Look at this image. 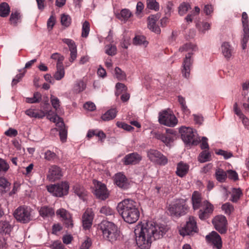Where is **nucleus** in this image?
Returning a JSON list of instances; mask_svg holds the SVG:
<instances>
[{
    "mask_svg": "<svg viewBox=\"0 0 249 249\" xmlns=\"http://www.w3.org/2000/svg\"><path fill=\"white\" fill-rule=\"evenodd\" d=\"M189 209L186 200L179 199L169 206V211L171 215L180 216L187 213Z\"/></svg>",
    "mask_w": 249,
    "mask_h": 249,
    "instance_id": "6",
    "label": "nucleus"
},
{
    "mask_svg": "<svg viewBox=\"0 0 249 249\" xmlns=\"http://www.w3.org/2000/svg\"><path fill=\"white\" fill-rule=\"evenodd\" d=\"M100 213L107 216H114L115 214L114 211L109 206H103L100 210Z\"/></svg>",
    "mask_w": 249,
    "mask_h": 249,
    "instance_id": "42",
    "label": "nucleus"
},
{
    "mask_svg": "<svg viewBox=\"0 0 249 249\" xmlns=\"http://www.w3.org/2000/svg\"><path fill=\"white\" fill-rule=\"evenodd\" d=\"M214 210L213 206L207 200L203 201V206L198 212L199 218L202 220L208 219L212 214Z\"/></svg>",
    "mask_w": 249,
    "mask_h": 249,
    "instance_id": "14",
    "label": "nucleus"
},
{
    "mask_svg": "<svg viewBox=\"0 0 249 249\" xmlns=\"http://www.w3.org/2000/svg\"><path fill=\"white\" fill-rule=\"evenodd\" d=\"M41 100V94L39 92H36L34 94L33 97L26 98V102L28 103L33 104L39 103Z\"/></svg>",
    "mask_w": 249,
    "mask_h": 249,
    "instance_id": "41",
    "label": "nucleus"
},
{
    "mask_svg": "<svg viewBox=\"0 0 249 249\" xmlns=\"http://www.w3.org/2000/svg\"><path fill=\"white\" fill-rule=\"evenodd\" d=\"M175 135V131L173 129H167L165 134H162L159 132L155 133V137L167 145L174 140Z\"/></svg>",
    "mask_w": 249,
    "mask_h": 249,
    "instance_id": "17",
    "label": "nucleus"
},
{
    "mask_svg": "<svg viewBox=\"0 0 249 249\" xmlns=\"http://www.w3.org/2000/svg\"><path fill=\"white\" fill-rule=\"evenodd\" d=\"M221 49L222 53L225 58L229 59L231 57L233 49L229 42H223L221 45Z\"/></svg>",
    "mask_w": 249,
    "mask_h": 249,
    "instance_id": "27",
    "label": "nucleus"
},
{
    "mask_svg": "<svg viewBox=\"0 0 249 249\" xmlns=\"http://www.w3.org/2000/svg\"><path fill=\"white\" fill-rule=\"evenodd\" d=\"M228 174V178L232 180H233L234 181H236L238 180V174L233 170H228L227 171Z\"/></svg>",
    "mask_w": 249,
    "mask_h": 249,
    "instance_id": "59",
    "label": "nucleus"
},
{
    "mask_svg": "<svg viewBox=\"0 0 249 249\" xmlns=\"http://www.w3.org/2000/svg\"><path fill=\"white\" fill-rule=\"evenodd\" d=\"M89 32V23L87 21H85L82 26V36L87 37Z\"/></svg>",
    "mask_w": 249,
    "mask_h": 249,
    "instance_id": "52",
    "label": "nucleus"
},
{
    "mask_svg": "<svg viewBox=\"0 0 249 249\" xmlns=\"http://www.w3.org/2000/svg\"><path fill=\"white\" fill-rule=\"evenodd\" d=\"M116 47L112 44H109L106 46V53L109 55H114L116 53Z\"/></svg>",
    "mask_w": 249,
    "mask_h": 249,
    "instance_id": "55",
    "label": "nucleus"
},
{
    "mask_svg": "<svg viewBox=\"0 0 249 249\" xmlns=\"http://www.w3.org/2000/svg\"><path fill=\"white\" fill-rule=\"evenodd\" d=\"M249 35L248 34H243L242 39H241V45L242 48L243 50L245 49L247 47V43L249 41Z\"/></svg>",
    "mask_w": 249,
    "mask_h": 249,
    "instance_id": "60",
    "label": "nucleus"
},
{
    "mask_svg": "<svg viewBox=\"0 0 249 249\" xmlns=\"http://www.w3.org/2000/svg\"><path fill=\"white\" fill-rule=\"evenodd\" d=\"M159 121L160 124L169 127H174L178 123V119L174 114L167 110L160 113Z\"/></svg>",
    "mask_w": 249,
    "mask_h": 249,
    "instance_id": "9",
    "label": "nucleus"
},
{
    "mask_svg": "<svg viewBox=\"0 0 249 249\" xmlns=\"http://www.w3.org/2000/svg\"><path fill=\"white\" fill-rule=\"evenodd\" d=\"M188 170L189 165L182 161H180L177 165L176 174L178 176L183 177L187 174Z\"/></svg>",
    "mask_w": 249,
    "mask_h": 249,
    "instance_id": "29",
    "label": "nucleus"
},
{
    "mask_svg": "<svg viewBox=\"0 0 249 249\" xmlns=\"http://www.w3.org/2000/svg\"><path fill=\"white\" fill-rule=\"evenodd\" d=\"M93 183L94 185V194L96 196L102 200L106 199L109 196L106 186L95 179L93 180Z\"/></svg>",
    "mask_w": 249,
    "mask_h": 249,
    "instance_id": "13",
    "label": "nucleus"
},
{
    "mask_svg": "<svg viewBox=\"0 0 249 249\" xmlns=\"http://www.w3.org/2000/svg\"><path fill=\"white\" fill-rule=\"evenodd\" d=\"M242 195V193L240 189H234L233 191L231 200L233 202H236Z\"/></svg>",
    "mask_w": 249,
    "mask_h": 249,
    "instance_id": "51",
    "label": "nucleus"
},
{
    "mask_svg": "<svg viewBox=\"0 0 249 249\" xmlns=\"http://www.w3.org/2000/svg\"><path fill=\"white\" fill-rule=\"evenodd\" d=\"M60 119H57L56 121V126L58 127V130L59 131V136L61 141L62 142H64L66 141L67 138V128L62 120V119L59 117Z\"/></svg>",
    "mask_w": 249,
    "mask_h": 249,
    "instance_id": "22",
    "label": "nucleus"
},
{
    "mask_svg": "<svg viewBox=\"0 0 249 249\" xmlns=\"http://www.w3.org/2000/svg\"><path fill=\"white\" fill-rule=\"evenodd\" d=\"M11 183L4 178H0V191L3 193L10 190Z\"/></svg>",
    "mask_w": 249,
    "mask_h": 249,
    "instance_id": "36",
    "label": "nucleus"
},
{
    "mask_svg": "<svg viewBox=\"0 0 249 249\" xmlns=\"http://www.w3.org/2000/svg\"><path fill=\"white\" fill-rule=\"evenodd\" d=\"M12 229V226L8 221L1 220L0 222V233L9 234Z\"/></svg>",
    "mask_w": 249,
    "mask_h": 249,
    "instance_id": "32",
    "label": "nucleus"
},
{
    "mask_svg": "<svg viewBox=\"0 0 249 249\" xmlns=\"http://www.w3.org/2000/svg\"><path fill=\"white\" fill-rule=\"evenodd\" d=\"M117 210L124 221L128 223H134L139 218L140 212L136 202L132 199H125L119 202Z\"/></svg>",
    "mask_w": 249,
    "mask_h": 249,
    "instance_id": "2",
    "label": "nucleus"
},
{
    "mask_svg": "<svg viewBox=\"0 0 249 249\" xmlns=\"http://www.w3.org/2000/svg\"><path fill=\"white\" fill-rule=\"evenodd\" d=\"M44 159L47 161H53L58 158L56 154L50 150H47L44 153Z\"/></svg>",
    "mask_w": 249,
    "mask_h": 249,
    "instance_id": "43",
    "label": "nucleus"
},
{
    "mask_svg": "<svg viewBox=\"0 0 249 249\" xmlns=\"http://www.w3.org/2000/svg\"><path fill=\"white\" fill-rule=\"evenodd\" d=\"M142 156L137 152H133L125 156L122 161L125 165L138 164L142 160Z\"/></svg>",
    "mask_w": 249,
    "mask_h": 249,
    "instance_id": "19",
    "label": "nucleus"
},
{
    "mask_svg": "<svg viewBox=\"0 0 249 249\" xmlns=\"http://www.w3.org/2000/svg\"><path fill=\"white\" fill-rule=\"evenodd\" d=\"M56 215L59 216L64 220L65 219H68L71 218L70 213L65 209L63 208L59 209L56 212Z\"/></svg>",
    "mask_w": 249,
    "mask_h": 249,
    "instance_id": "44",
    "label": "nucleus"
},
{
    "mask_svg": "<svg viewBox=\"0 0 249 249\" xmlns=\"http://www.w3.org/2000/svg\"><path fill=\"white\" fill-rule=\"evenodd\" d=\"M117 111L115 108L110 109L107 111L102 116V119L105 121L113 119L116 116Z\"/></svg>",
    "mask_w": 249,
    "mask_h": 249,
    "instance_id": "33",
    "label": "nucleus"
},
{
    "mask_svg": "<svg viewBox=\"0 0 249 249\" xmlns=\"http://www.w3.org/2000/svg\"><path fill=\"white\" fill-rule=\"evenodd\" d=\"M215 229L220 233H225L227 231V220L224 215H217L213 220Z\"/></svg>",
    "mask_w": 249,
    "mask_h": 249,
    "instance_id": "15",
    "label": "nucleus"
},
{
    "mask_svg": "<svg viewBox=\"0 0 249 249\" xmlns=\"http://www.w3.org/2000/svg\"><path fill=\"white\" fill-rule=\"evenodd\" d=\"M178 14L180 16H183L191 9V6L189 4L186 2H182L178 7Z\"/></svg>",
    "mask_w": 249,
    "mask_h": 249,
    "instance_id": "46",
    "label": "nucleus"
},
{
    "mask_svg": "<svg viewBox=\"0 0 249 249\" xmlns=\"http://www.w3.org/2000/svg\"><path fill=\"white\" fill-rule=\"evenodd\" d=\"M65 75V70L63 64L57 65L56 71L55 72L53 76L57 80H60L64 77Z\"/></svg>",
    "mask_w": 249,
    "mask_h": 249,
    "instance_id": "37",
    "label": "nucleus"
},
{
    "mask_svg": "<svg viewBox=\"0 0 249 249\" xmlns=\"http://www.w3.org/2000/svg\"><path fill=\"white\" fill-rule=\"evenodd\" d=\"M206 240L212 243L217 249H221L222 241L220 235L215 231H212L211 234L206 237Z\"/></svg>",
    "mask_w": 249,
    "mask_h": 249,
    "instance_id": "21",
    "label": "nucleus"
},
{
    "mask_svg": "<svg viewBox=\"0 0 249 249\" xmlns=\"http://www.w3.org/2000/svg\"><path fill=\"white\" fill-rule=\"evenodd\" d=\"M44 106L43 110L36 111L35 109L30 108L25 111V114L35 118H42L45 116L47 118L53 122H55L57 119H60L59 116L53 111L49 110L48 107L49 104L47 103H44Z\"/></svg>",
    "mask_w": 249,
    "mask_h": 249,
    "instance_id": "5",
    "label": "nucleus"
},
{
    "mask_svg": "<svg viewBox=\"0 0 249 249\" xmlns=\"http://www.w3.org/2000/svg\"><path fill=\"white\" fill-rule=\"evenodd\" d=\"M53 249H67L63 244L59 241H55L52 245Z\"/></svg>",
    "mask_w": 249,
    "mask_h": 249,
    "instance_id": "64",
    "label": "nucleus"
},
{
    "mask_svg": "<svg viewBox=\"0 0 249 249\" xmlns=\"http://www.w3.org/2000/svg\"><path fill=\"white\" fill-rule=\"evenodd\" d=\"M10 8L9 5L6 2L0 4V16L1 17H7L10 13Z\"/></svg>",
    "mask_w": 249,
    "mask_h": 249,
    "instance_id": "39",
    "label": "nucleus"
},
{
    "mask_svg": "<svg viewBox=\"0 0 249 249\" xmlns=\"http://www.w3.org/2000/svg\"><path fill=\"white\" fill-rule=\"evenodd\" d=\"M114 181L115 183L121 188L125 189L128 187V180L125 176L121 173L115 175Z\"/></svg>",
    "mask_w": 249,
    "mask_h": 249,
    "instance_id": "23",
    "label": "nucleus"
},
{
    "mask_svg": "<svg viewBox=\"0 0 249 249\" xmlns=\"http://www.w3.org/2000/svg\"><path fill=\"white\" fill-rule=\"evenodd\" d=\"M133 43L136 45H143L146 46L148 42L146 40L145 37L143 36L137 35L133 38Z\"/></svg>",
    "mask_w": 249,
    "mask_h": 249,
    "instance_id": "40",
    "label": "nucleus"
},
{
    "mask_svg": "<svg viewBox=\"0 0 249 249\" xmlns=\"http://www.w3.org/2000/svg\"><path fill=\"white\" fill-rule=\"evenodd\" d=\"M74 193L77 195L79 198L83 200H85V197L87 195V191L84 188L79 184H76L73 187Z\"/></svg>",
    "mask_w": 249,
    "mask_h": 249,
    "instance_id": "31",
    "label": "nucleus"
},
{
    "mask_svg": "<svg viewBox=\"0 0 249 249\" xmlns=\"http://www.w3.org/2000/svg\"><path fill=\"white\" fill-rule=\"evenodd\" d=\"M114 71L115 76L118 80L121 81L125 79L126 74L120 68L116 67Z\"/></svg>",
    "mask_w": 249,
    "mask_h": 249,
    "instance_id": "47",
    "label": "nucleus"
},
{
    "mask_svg": "<svg viewBox=\"0 0 249 249\" xmlns=\"http://www.w3.org/2000/svg\"><path fill=\"white\" fill-rule=\"evenodd\" d=\"M62 176L60 168L56 165H52L49 170L47 178L51 181H54Z\"/></svg>",
    "mask_w": 249,
    "mask_h": 249,
    "instance_id": "20",
    "label": "nucleus"
},
{
    "mask_svg": "<svg viewBox=\"0 0 249 249\" xmlns=\"http://www.w3.org/2000/svg\"><path fill=\"white\" fill-rule=\"evenodd\" d=\"M51 102L53 107L56 111L60 106V101L58 98L52 95L51 97Z\"/></svg>",
    "mask_w": 249,
    "mask_h": 249,
    "instance_id": "57",
    "label": "nucleus"
},
{
    "mask_svg": "<svg viewBox=\"0 0 249 249\" xmlns=\"http://www.w3.org/2000/svg\"><path fill=\"white\" fill-rule=\"evenodd\" d=\"M69 189V184L66 182H62L47 187L48 192L53 193L54 196L59 197L66 195L68 193Z\"/></svg>",
    "mask_w": 249,
    "mask_h": 249,
    "instance_id": "10",
    "label": "nucleus"
},
{
    "mask_svg": "<svg viewBox=\"0 0 249 249\" xmlns=\"http://www.w3.org/2000/svg\"><path fill=\"white\" fill-rule=\"evenodd\" d=\"M167 231L164 225L152 221L141 222L135 230L137 245L141 249H149L152 241L161 238Z\"/></svg>",
    "mask_w": 249,
    "mask_h": 249,
    "instance_id": "1",
    "label": "nucleus"
},
{
    "mask_svg": "<svg viewBox=\"0 0 249 249\" xmlns=\"http://www.w3.org/2000/svg\"><path fill=\"white\" fill-rule=\"evenodd\" d=\"M94 213L90 209H87L82 216V226L85 230H89L92 224Z\"/></svg>",
    "mask_w": 249,
    "mask_h": 249,
    "instance_id": "18",
    "label": "nucleus"
},
{
    "mask_svg": "<svg viewBox=\"0 0 249 249\" xmlns=\"http://www.w3.org/2000/svg\"><path fill=\"white\" fill-rule=\"evenodd\" d=\"M4 134L7 136L12 137H16L18 135V132L16 129L10 128L4 132Z\"/></svg>",
    "mask_w": 249,
    "mask_h": 249,
    "instance_id": "62",
    "label": "nucleus"
},
{
    "mask_svg": "<svg viewBox=\"0 0 249 249\" xmlns=\"http://www.w3.org/2000/svg\"><path fill=\"white\" fill-rule=\"evenodd\" d=\"M216 180L220 182H224L227 178V174L223 169H218L215 173Z\"/></svg>",
    "mask_w": 249,
    "mask_h": 249,
    "instance_id": "35",
    "label": "nucleus"
},
{
    "mask_svg": "<svg viewBox=\"0 0 249 249\" xmlns=\"http://www.w3.org/2000/svg\"><path fill=\"white\" fill-rule=\"evenodd\" d=\"M131 16L132 13L129 10L124 9L121 11L120 13L116 17L119 19L126 22Z\"/></svg>",
    "mask_w": 249,
    "mask_h": 249,
    "instance_id": "34",
    "label": "nucleus"
},
{
    "mask_svg": "<svg viewBox=\"0 0 249 249\" xmlns=\"http://www.w3.org/2000/svg\"><path fill=\"white\" fill-rule=\"evenodd\" d=\"M179 132L182 140L186 144L197 145L198 143L197 137L196 136L192 128L182 126L179 129Z\"/></svg>",
    "mask_w": 249,
    "mask_h": 249,
    "instance_id": "8",
    "label": "nucleus"
},
{
    "mask_svg": "<svg viewBox=\"0 0 249 249\" xmlns=\"http://www.w3.org/2000/svg\"><path fill=\"white\" fill-rule=\"evenodd\" d=\"M222 209L226 214L230 215L234 211V207L230 203H226L222 206Z\"/></svg>",
    "mask_w": 249,
    "mask_h": 249,
    "instance_id": "49",
    "label": "nucleus"
},
{
    "mask_svg": "<svg viewBox=\"0 0 249 249\" xmlns=\"http://www.w3.org/2000/svg\"><path fill=\"white\" fill-rule=\"evenodd\" d=\"M211 154L207 150L203 151L199 155L198 157V160L200 162H205L209 161L210 160Z\"/></svg>",
    "mask_w": 249,
    "mask_h": 249,
    "instance_id": "45",
    "label": "nucleus"
},
{
    "mask_svg": "<svg viewBox=\"0 0 249 249\" xmlns=\"http://www.w3.org/2000/svg\"><path fill=\"white\" fill-rule=\"evenodd\" d=\"M193 209L194 210H198L203 206V201H202L201 195L197 191H195L191 198Z\"/></svg>",
    "mask_w": 249,
    "mask_h": 249,
    "instance_id": "26",
    "label": "nucleus"
},
{
    "mask_svg": "<svg viewBox=\"0 0 249 249\" xmlns=\"http://www.w3.org/2000/svg\"><path fill=\"white\" fill-rule=\"evenodd\" d=\"M175 135V131L173 129H167L165 134H162L159 132L155 133V137L167 145L174 140Z\"/></svg>",
    "mask_w": 249,
    "mask_h": 249,
    "instance_id": "16",
    "label": "nucleus"
},
{
    "mask_svg": "<svg viewBox=\"0 0 249 249\" xmlns=\"http://www.w3.org/2000/svg\"><path fill=\"white\" fill-rule=\"evenodd\" d=\"M51 58L57 61L56 65L63 64V62L64 60V57L60 53H53Z\"/></svg>",
    "mask_w": 249,
    "mask_h": 249,
    "instance_id": "53",
    "label": "nucleus"
},
{
    "mask_svg": "<svg viewBox=\"0 0 249 249\" xmlns=\"http://www.w3.org/2000/svg\"><path fill=\"white\" fill-rule=\"evenodd\" d=\"M198 228L196 226V222L194 217L190 216L186 222V225L179 230L180 235L184 236L187 235L192 234L197 232Z\"/></svg>",
    "mask_w": 249,
    "mask_h": 249,
    "instance_id": "11",
    "label": "nucleus"
},
{
    "mask_svg": "<svg viewBox=\"0 0 249 249\" xmlns=\"http://www.w3.org/2000/svg\"><path fill=\"white\" fill-rule=\"evenodd\" d=\"M9 168V164L3 159H0V171L6 172Z\"/></svg>",
    "mask_w": 249,
    "mask_h": 249,
    "instance_id": "58",
    "label": "nucleus"
},
{
    "mask_svg": "<svg viewBox=\"0 0 249 249\" xmlns=\"http://www.w3.org/2000/svg\"><path fill=\"white\" fill-rule=\"evenodd\" d=\"M98 229L101 231L104 238L111 243L117 240L120 236L117 227L112 222L103 221L98 225Z\"/></svg>",
    "mask_w": 249,
    "mask_h": 249,
    "instance_id": "3",
    "label": "nucleus"
},
{
    "mask_svg": "<svg viewBox=\"0 0 249 249\" xmlns=\"http://www.w3.org/2000/svg\"><path fill=\"white\" fill-rule=\"evenodd\" d=\"M233 110L235 113L242 120V123L244 125L245 127L249 129V119L246 117L242 112L241 110L238 107L237 103H235L233 105Z\"/></svg>",
    "mask_w": 249,
    "mask_h": 249,
    "instance_id": "28",
    "label": "nucleus"
},
{
    "mask_svg": "<svg viewBox=\"0 0 249 249\" xmlns=\"http://www.w3.org/2000/svg\"><path fill=\"white\" fill-rule=\"evenodd\" d=\"M32 209L26 206L18 207L14 212L15 218L22 223H27L32 219Z\"/></svg>",
    "mask_w": 249,
    "mask_h": 249,
    "instance_id": "7",
    "label": "nucleus"
},
{
    "mask_svg": "<svg viewBox=\"0 0 249 249\" xmlns=\"http://www.w3.org/2000/svg\"><path fill=\"white\" fill-rule=\"evenodd\" d=\"M61 24L66 27H68L71 23V18L69 15L63 14L61 17Z\"/></svg>",
    "mask_w": 249,
    "mask_h": 249,
    "instance_id": "54",
    "label": "nucleus"
},
{
    "mask_svg": "<svg viewBox=\"0 0 249 249\" xmlns=\"http://www.w3.org/2000/svg\"><path fill=\"white\" fill-rule=\"evenodd\" d=\"M91 245V240L89 238L87 239L82 243L80 249H89Z\"/></svg>",
    "mask_w": 249,
    "mask_h": 249,
    "instance_id": "61",
    "label": "nucleus"
},
{
    "mask_svg": "<svg viewBox=\"0 0 249 249\" xmlns=\"http://www.w3.org/2000/svg\"><path fill=\"white\" fill-rule=\"evenodd\" d=\"M84 107L89 110L93 111L96 109V106L93 103L87 102L84 105Z\"/></svg>",
    "mask_w": 249,
    "mask_h": 249,
    "instance_id": "63",
    "label": "nucleus"
},
{
    "mask_svg": "<svg viewBox=\"0 0 249 249\" xmlns=\"http://www.w3.org/2000/svg\"><path fill=\"white\" fill-rule=\"evenodd\" d=\"M196 48V46L194 44L191 43H187L179 48V51L181 52L184 51L188 52L183 61V69L182 70V73L183 76L187 78H188L190 75V67L193 62L191 59V56L193 54V52L195 51Z\"/></svg>",
    "mask_w": 249,
    "mask_h": 249,
    "instance_id": "4",
    "label": "nucleus"
},
{
    "mask_svg": "<svg viewBox=\"0 0 249 249\" xmlns=\"http://www.w3.org/2000/svg\"><path fill=\"white\" fill-rule=\"evenodd\" d=\"M62 41L68 45L71 52L70 61L73 62L77 57V49L74 42L72 40L68 38H64L62 39Z\"/></svg>",
    "mask_w": 249,
    "mask_h": 249,
    "instance_id": "25",
    "label": "nucleus"
},
{
    "mask_svg": "<svg viewBox=\"0 0 249 249\" xmlns=\"http://www.w3.org/2000/svg\"><path fill=\"white\" fill-rule=\"evenodd\" d=\"M86 88V84L82 80H77L75 84L73 89L75 93H80Z\"/></svg>",
    "mask_w": 249,
    "mask_h": 249,
    "instance_id": "38",
    "label": "nucleus"
},
{
    "mask_svg": "<svg viewBox=\"0 0 249 249\" xmlns=\"http://www.w3.org/2000/svg\"><path fill=\"white\" fill-rule=\"evenodd\" d=\"M116 125L118 127L122 128L128 131H130L134 129L131 125L122 122H117Z\"/></svg>",
    "mask_w": 249,
    "mask_h": 249,
    "instance_id": "56",
    "label": "nucleus"
},
{
    "mask_svg": "<svg viewBox=\"0 0 249 249\" xmlns=\"http://www.w3.org/2000/svg\"><path fill=\"white\" fill-rule=\"evenodd\" d=\"M20 18V15L18 12L16 11L14 13H12L10 18L11 23L14 25H16Z\"/></svg>",
    "mask_w": 249,
    "mask_h": 249,
    "instance_id": "48",
    "label": "nucleus"
},
{
    "mask_svg": "<svg viewBox=\"0 0 249 249\" xmlns=\"http://www.w3.org/2000/svg\"><path fill=\"white\" fill-rule=\"evenodd\" d=\"M147 155L151 161L160 165H164L168 162L167 158L157 150L150 149L148 150Z\"/></svg>",
    "mask_w": 249,
    "mask_h": 249,
    "instance_id": "12",
    "label": "nucleus"
},
{
    "mask_svg": "<svg viewBox=\"0 0 249 249\" xmlns=\"http://www.w3.org/2000/svg\"><path fill=\"white\" fill-rule=\"evenodd\" d=\"M148 8L157 11L159 9V4L156 0H147Z\"/></svg>",
    "mask_w": 249,
    "mask_h": 249,
    "instance_id": "50",
    "label": "nucleus"
},
{
    "mask_svg": "<svg viewBox=\"0 0 249 249\" xmlns=\"http://www.w3.org/2000/svg\"><path fill=\"white\" fill-rule=\"evenodd\" d=\"M160 18V15L157 14L152 15L148 18V27L149 29L157 34H159L160 32V27L156 25V22Z\"/></svg>",
    "mask_w": 249,
    "mask_h": 249,
    "instance_id": "24",
    "label": "nucleus"
},
{
    "mask_svg": "<svg viewBox=\"0 0 249 249\" xmlns=\"http://www.w3.org/2000/svg\"><path fill=\"white\" fill-rule=\"evenodd\" d=\"M39 213L40 216L43 218L49 217L54 215V211L51 207L44 206L40 208Z\"/></svg>",
    "mask_w": 249,
    "mask_h": 249,
    "instance_id": "30",
    "label": "nucleus"
}]
</instances>
